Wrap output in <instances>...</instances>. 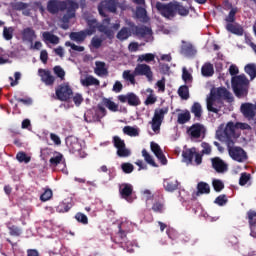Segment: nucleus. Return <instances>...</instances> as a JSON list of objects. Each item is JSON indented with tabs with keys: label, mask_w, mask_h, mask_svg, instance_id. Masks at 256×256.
I'll list each match as a JSON object with an SVG mask.
<instances>
[{
	"label": "nucleus",
	"mask_w": 256,
	"mask_h": 256,
	"mask_svg": "<svg viewBox=\"0 0 256 256\" xmlns=\"http://www.w3.org/2000/svg\"><path fill=\"white\" fill-rule=\"evenodd\" d=\"M245 73L249 75L250 79H255L256 77V65L255 64H248L245 66Z\"/></svg>",
	"instance_id": "51"
},
{
	"label": "nucleus",
	"mask_w": 256,
	"mask_h": 256,
	"mask_svg": "<svg viewBox=\"0 0 256 256\" xmlns=\"http://www.w3.org/2000/svg\"><path fill=\"white\" fill-rule=\"evenodd\" d=\"M56 99L58 101H69L71 97H73V89H71V86L69 84H61L59 85L56 90Z\"/></svg>",
	"instance_id": "10"
},
{
	"label": "nucleus",
	"mask_w": 256,
	"mask_h": 256,
	"mask_svg": "<svg viewBox=\"0 0 256 256\" xmlns=\"http://www.w3.org/2000/svg\"><path fill=\"white\" fill-rule=\"evenodd\" d=\"M212 185L216 193H220V191H223V189H225V184H223V181L221 180H213Z\"/></svg>",
	"instance_id": "60"
},
{
	"label": "nucleus",
	"mask_w": 256,
	"mask_h": 256,
	"mask_svg": "<svg viewBox=\"0 0 256 256\" xmlns=\"http://www.w3.org/2000/svg\"><path fill=\"white\" fill-rule=\"evenodd\" d=\"M212 169L216 171V173H225L229 169V166L223 159L220 157L211 158Z\"/></svg>",
	"instance_id": "19"
},
{
	"label": "nucleus",
	"mask_w": 256,
	"mask_h": 256,
	"mask_svg": "<svg viewBox=\"0 0 256 256\" xmlns=\"http://www.w3.org/2000/svg\"><path fill=\"white\" fill-rule=\"evenodd\" d=\"M15 30L13 29V27H4L3 29V37L6 41H11V39H13V32Z\"/></svg>",
	"instance_id": "58"
},
{
	"label": "nucleus",
	"mask_w": 256,
	"mask_h": 256,
	"mask_svg": "<svg viewBox=\"0 0 256 256\" xmlns=\"http://www.w3.org/2000/svg\"><path fill=\"white\" fill-rule=\"evenodd\" d=\"M195 153H197V148L192 147L190 149H186L185 151H183L182 157L185 159V161H188V163H193Z\"/></svg>",
	"instance_id": "34"
},
{
	"label": "nucleus",
	"mask_w": 256,
	"mask_h": 256,
	"mask_svg": "<svg viewBox=\"0 0 256 256\" xmlns=\"http://www.w3.org/2000/svg\"><path fill=\"white\" fill-rule=\"evenodd\" d=\"M73 0H50L47 3V11L51 15H57L59 11H66L67 6L72 2Z\"/></svg>",
	"instance_id": "6"
},
{
	"label": "nucleus",
	"mask_w": 256,
	"mask_h": 256,
	"mask_svg": "<svg viewBox=\"0 0 256 256\" xmlns=\"http://www.w3.org/2000/svg\"><path fill=\"white\" fill-rule=\"evenodd\" d=\"M112 143L117 149L118 157H129L131 155V151L125 145V140L121 139V137L113 136Z\"/></svg>",
	"instance_id": "11"
},
{
	"label": "nucleus",
	"mask_w": 256,
	"mask_h": 256,
	"mask_svg": "<svg viewBox=\"0 0 256 256\" xmlns=\"http://www.w3.org/2000/svg\"><path fill=\"white\" fill-rule=\"evenodd\" d=\"M118 101H120V103H128L130 107H137L141 105V100H139V96L133 92H129L126 95H119Z\"/></svg>",
	"instance_id": "14"
},
{
	"label": "nucleus",
	"mask_w": 256,
	"mask_h": 256,
	"mask_svg": "<svg viewBox=\"0 0 256 256\" xmlns=\"http://www.w3.org/2000/svg\"><path fill=\"white\" fill-rule=\"evenodd\" d=\"M182 43L183 45L180 49L181 55H184L185 57H194V55L197 53V50H195L193 44L186 43L185 41H182Z\"/></svg>",
	"instance_id": "22"
},
{
	"label": "nucleus",
	"mask_w": 256,
	"mask_h": 256,
	"mask_svg": "<svg viewBox=\"0 0 256 256\" xmlns=\"http://www.w3.org/2000/svg\"><path fill=\"white\" fill-rule=\"evenodd\" d=\"M53 71L54 74L58 76L60 81H65V70L61 66H55Z\"/></svg>",
	"instance_id": "59"
},
{
	"label": "nucleus",
	"mask_w": 256,
	"mask_h": 256,
	"mask_svg": "<svg viewBox=\"0 0 256 256\" xmlns=\"http://www.w3.org/2000/svg\"><path fill=\"white\" fill-rule=\"evenodd\" d=\"M227 195L225 194H221L218 197H216V199L214 200V203L216 205H219V207H223V205H227Z\"/></svg>",
	"instance_id": "61"
},
{
	"label": "nucleus",
	"mask_w": 256,
	"mask_h": 256,
	"mask_svg": "<svg viewBox=\"0 0 256 256\" xmlns=\"http://www.w3.org/2000/svg\"><path fill=\"white\" fill-rule=\"evenodd\" d=\"M233 91L239 99L249 95V80L245 74L234 76L232 78Z\"/></svg>",
	"instance_id": "3"
},
{
	"label": "nucleus",
	"mask_w": 256,
	"mask_h": 256,
	"mask_svg": "<svg viewBox=\"0 0 256 256\" xmlns=\"http://www.w3.org/2000/svg\"><path fill=\"white\" fill-rule=\"evenodd\" d=\"M102 103L104 106L107 107V109H109V111H113L114 113H116V111H119V105L111 101L109 98H103Z\"/></svg>",
	"instance_id": "42"
},
{
	"label": "nucleus",
	"mask_w": 256,
	"mask_h": 256,
	"mask_svg": "<svg viewBox=\"0 0 256 256\" xmlns=\"http://www.w3.org/2000/svg\"><path fill=\"white\" fill-rule=\"evenodd\" d=\"M134 75L136 77H146L149 83H153V70L148 64H137L134 68Z\"/></svg>",
	"instance_id": "9"
},
{
	"label": "nucleus",
	"mask_w": 256,
	"mask_h": 256,
	"mask_svg": "<svg viewBox=\"0 0 256 256\" xmlns=\"http://www.w3.org/2000/svg\"><path fill=\"white\" fill-rule=\"evenodd\" d=\"M151 210L153 211V213H165V201L155 200L152 204Z\"/></svg>",
	"instance_id": "31"
},
{
	"label": "nucleus",
	"mask_w": 256,
	"mask_h": 256,
	"mask_svg": "<svg viewBox=\"0 0 256 256\" xmlns=\"http://www.w3.org/2000/svg\"><path fill=\"white\" fill-rule=\"evenodd\" d=\"M240 111L245 119H248V121H252V119H255L256 105L252 103H243L240 107Z\"/></svg>",
	"instance_id": "16"
},
{
	"label": "nucleus",
	"mask_w": 256,
	"mask_h": 256,
	"mask_svg": "<svg viewBox=\"0 0 256 256\" xmlns=\"http://www.w3.org/2000/svg\"><path fill=\"white\" fill-rule=\"evenodd\" d=\"M188 121H191V113L189 110H186L184 113L178 114L177 123L179 125H185V123H188Z\"/></svg>",
	"instance_id": "43"
},
{
	"label": "nucleus",
	"mask_w": 256,
	"mask_h": 256,
	"mask_svg": "<svg viewBox=\"0 0 256 256\" xmlns=\"http://www.w3.org/2000/svg\"><path fill=\"white\" fill-rule=\"evenodd\" d=\"M53 197V190L51 188H46L44 189V193L41 194L40 196V201H49Z\"/></svg>",
	"instance_id": "54"
},
{
	"label": "nucleus",
	"mask_w": 256,
	"mask_h": 256,
	"mask_svg": "<svg viewBox=\"0 0 256 256\" xmlns=\"http://www.w3.org/2000/svg\"><path fill=\"white\" fill-rule=\"evenodd\" d=\"M75 219H76V221H78V223H82V225L89 224V218H87V215H85L81 212L76 213Z\"/></svg>",
	"instance_id": "57"
},
{
	"label": "nucleus",
	"mask_w": 256,
	"mask_h": 256,
	"mask_svg": "<svg viewBox=\"0 0 256 256\" xmlns=\"http://www.w3.org/2000/svg\"><path fill=\"white\" fill-rule=\"evenodd\" d=\"M7 227L9 229V235H11L12 237H19L21 235V228H19L18 226L8 223Z\"/></svg>",
	"instance_id": "50"
},
{
	"label": "nucleus",
	"mask_w": 256,
	"mask_h": 256,
	"mask_svg": "<svg viewBox=\"0 0 256 256\" xmlns=\"http://www.w3.org/2000/svg\"><path fill=\"white\" fill-rule=\"evenodd\" d=\"M216 137L219 141L226 143L229 155L233 161L243 163L247 161V152L241 147H234L235 139L233 138V124L228 125L227 129H219L216 131Z\"/></svg>",
	"instance_id": "1"
},
{
	"label": "nucleus",
	"mask_w": 256,
	"mask_h": 256,
	"mask_svg": "<svg viewBox=\"0 0 256 256\" xmlns=\"http://www.w3.org/2000/svg\"><path fill=\"white\" fill-rule=\"evenodd\" d=\"M49 163L51 167H57L63 163V154L60 152H55L54 156L50 158Z\"/></svg>",
	"instance_id": "38"
},
{
	"label": "nucleus",
	"mask_w": 256,
	"mask_h": 256,
	"mask_svg": "<svg viewBox=\"0 0 256 256\" xmlns=\"http://www.w3.org/2000/svg\"><path fill=\"white\" fill-rule=\"evenodd\" d=\"M250 180H251V174L244 172L240 176L239 185H241V187H244V185L246 183H249Z\"/></svg>",
	"instance_id": "62"
},
{
	"label": "nucleus",
	"mask_w": 256,
	"mask_h": 256,
	"mask_svg": "<svg viewBox=\"0 0 256 256\" xmlns=\"http://www.w3.org/2000/svg\"><path fill=\"white\" fill-rule=\"evenodd\" d=\"M209 193H211V186L207 182H199L197 184L196 197H199V195H209Z\"/></svg>",
	"instance_id": "30"
},
{
	"label": "nucleus",
	"mask_w": 256,
	"mask_h": 256,
	"mask_svg": "<svg viewBox=\"0 0 256 256\" xmlns=\"http://www.w3.org/2000/svg\"><path fill=\"white\" fill-rule=\"evenodd\" d=\"M132 31H133L132 28L122 27L118 31L116 35V39H118V41H127V39L131 37Z\"/></svg>",
	"instance_id": "28"
},
{
	"label": "nucleus",
	"mask_w": 256,
	"mask_h": 256,
	"mask_svg": "<svg viewBox=\"0 0 256 256\" xmlns=\"http://www.w3.org/2000/svg\"><path fill=\"white\" fill-rule=\"evenodd\" d=\"M97 109L98 111L97 110L95 111L96 116L93 117V121H101V118L107 115V109H105L103 105L98 104Z\"/></svg>",
	"instance_id": "40"
},
{
	"label": "nucleus",
	"mask_w": 256,
	"mask_h": 256,
	"mask_svg": "<svg viewBox=\"0 0 256 256\" xmlns=\"http://www.w3.org/2000/svg\"><path fill=\"white\" fill-rule=\"evenodd\" d=\"M156 9L163 15L169 19V17H175V2H170L168 4H163L161 2L156 3Z\"/></svg>",
	"instance_id": "12"
},
{
	"label": "nucleus",
	"mask_w": 256,
	"mask_h": 256,
	"mask_svg": "<svg viewBox=\"0 0 256 256\" xmlns=\"http://www.w3.org/2000/svg\"><path fill=\"white\" fill-rule=\"evenodd\" d=\"M127 233H129V230H127V223L122 222L118 225V232L116 235L111 237V241L117 245L124 246L129 242V240H127Z\"/></svg>",
	"instance_id": "8"
},
{
	"label": "nucleus",
	"mask_w": 256,
	"mask_h": 256,
	"mask_svg": "<svg viewBox=\"0 0 256 256\" xmlns=\"http://www.w3.org/2000/svg\"><path fill=\"white\" fill-rule=\"evenodd\" d=\"M86 23L88 28L84 31L87 32L89 37H91V35H95V33L98 31L99 33L105 35L106 39L109 41H113V39H115V31L109 28V25L103 23V21L101 23L95 18H88L86 19Z\"/></svg>",
	"instance_id": "2"
},
{
	"label": "nucleus",
	"mask_w": 256,
	"mask_h": 256,
	"mask_svg": "<svg viewBox=\"0 0 256 256\" xmlns=\"http://www.w3.org/2000/svg\"><path fill=\"white\" fill-rule=\"evenodd\" d=\"M136 18L145 21L147 19V10L141 6L136 7Z\"/></svg>",
	"instance_id": "53"
},
{
	"label": "nucleus",
	"mask_w": 256,
	"mask_h": 256,
	"mask_svg": "<svg viewBox=\"0 0 256 256\" xmlns=\"http://www.w3.org/2000/svg\"><path fill=\"white\" fill-rule=\"evenodd\" d=\"M230 124H232L233 139H237V137L235 136L236 129H241L242 131H245V130L250 131L251 129V125L243 122H237L236 124L233 122H228L224 129H227V127H229Z\"/></svg>",
	"instance_id": "25"
},
{
	"label": "nucleus",
	"mask_w": 256,
	"mask_h": 256,
	"mask_svg": "<svg viewBox=\"0 0 256 256\" xmlns=\"http://www.w3.org/2000/svg\"><path fill=\"white\" fill-rule=\"evenodd\" d=\"M182 79L184 83H193V76L191 75V73H189L188 70H186V68H183Z\"/></svg>",
	"instance_id": "63"
},
{
	"label": "nucleus",
	"mask_w": 256,
	"mask_h": 256,
	"mask_svg": "<svg viewBox=\"0 0 256 256\" xmlns=\"http://www.w3.org/2000/svg\"><path fill=\"white\" fill-rule=\"evenodd\" d=\"M105 39H107V36L103 34H101L100 37L94 36L91 39L90 45L91 47H93V49H101L103 41H105Z\"/></svg>",
	"instance_id": "32"
},
{
	"label": "nucleus",
	"mask_w": 256,
	"mask_h": 256,
	"mask_svg": "<svg viewBox=\"0 0 256 256\" xmlns=\"http://www.w3.org/2000/svg\"><path fill=\"white\" fill-rule=\"evenodd\" d=\"M142 157H144L146 163L152 165V167H157V163H155V160H153V156L150 155L146 149L142 150Z\"/></svg>",
	"instance_id": "52"
},
{
	"label": "nucleus",
	"mask_w": 256,
	"mask_h": 256,
	"mask_svg": "<svg viewBox=\"0 0 256 256\" xmlns=\"http://www.w3.org/2000/svg\"><path fill=\"white\" fill-rule=\"evenodd\" d=\"M119 194L122 199L131 203V195H133V185L130 183H122L119 185Z\"/></svg>",
	"instance_id": "17"
},
{
	"label": "nucleus",
	"mask_w": 256,
	"mask_h": 256,
	"mask_svg": "<svg viewBox=\"0 0 256 256\" xmlns=\"http://www.w3.org/2000/svg\"><path fill=\"white\" fill-rule=\"evenodd\" d=\"M38 73L43 84L47 85L48 87L55 84V76L51 75L49 70L39 69Z\"/></svg>",
	"instance_id": "20"
},
{
	"label": "nucleus",
	"mask_w": 256,
	"mask_h": 256,
	"mask_svg": "<svg viewBox=\"0 0 256 256\" xmlns=\"http://www.w3.org/2000/svg\"><path fill=\"white\" fill-rule=\"evenodd\" d=\"M121 169L123 173H126L127 175H129L130 173H133V171L135 170V166H133V164L129 162H124L121 164Z\"/></svg>",
	"instance_id": "55"
},
{
	"label": "nucleus",
	"mask_w": 256,
	"mask_h": 256,
	"mask_svg": "<svg viewBox=\"0 0 256 256\" xmlns=\"http://www.w3.org/2000/svg\"><path fill=\"white\" fill-rule=\"evenodd\" d=\"M178 95L181 99L184 101H187L189 99V86L182 85L178 88Z\"/></svg>",
	"instance_id": "47"
},
{
	"label": "nucleus",
	"mask_w": 256,
	"mask_h": 256,
	"mask_svg": "<svg viewBox=\"0 0 256 256\" xmlns=\"http://www.w3.org/2000/svg\"><path fill=\"white\" fill-rule=\"evenodd\" d=\"M117 7H119V2L117 0H101L98 4V13L101 17H104L102 22L107 25H111V17L105 13H117Z\"/></svg>",
	"instance_id": "4"
},
{
	"label": "nucleus",
	"mask_w": 256,
	"mask_h": 256,
	"mask_svg": "<svg viewBox=\"0 0 256 256\" xmlns=\"http://www.w3.org/2000/svg\"><path fill=\"white\" fill-rule=\"evenodd\" d=\"M155 61V54L146 53L138 56L137 63H151Z\"/></svg>",
	"instance_id": "39"
},
{
	"label": "nucleus",
	"mask_w": 256,
	"mask_h": 256,
	"mask_svg": "<svg viewBox=\"0 0 256 256\" xmlns=\"http://www.w3.org/2000/svg\"><path fill=\"white\" fill-rule=\"evenodd\" d=\"M246 219H248L249 228L250 229H255V227H256V211L255 210H249L247 212Z\"/></svg>",
	"instance_id": "45"
},
{
	"label": "nucleus",
	"mask_w": 256,
	"mask_h": 256,
	"mask_svg": "<svg viewBox=\"0 0 256 256\" xmlns=\"http://www.w3.org/2000/svg\"><path fill=\"white\" fill-rule=\"evenodd\" d=\"M169 113V108H158L154 111V116L152 118V130L154 132L159 131L161 129V124L163 123V119H165V115Z\"/></svg>",
	"instance_id": "7"
},
{
	"label": "nucleus",
	"mask_w": 256,
	"mask_h": 256,
	"mask_svg": "<svg viewBox=\"0 0 256 256\" xmlns=\"http://www.w3.org/2000/svg\"><path fill=\"white\" fill-rule=\"evenodd\" d=\"M235 15H237V8H232L225 18L226 23H235Z\"/></svg>",
	"instance_id": "64"
},
{
	"label": "nucleus",
	"mask_w": 256,
	"mask_h": 256,
	"mask_svg": "<svg viewBox=\"0 0 256 256\" xmlns=\"http://www.w3.org/2000/svg\"><path fill=\"white\" fill-rule=\"evenodd\" d=\"M66 145L71 149L73 153H77V151H81V143L76 137H69L66 140Z\"/></svg>",
	"instance_id": "27"
},
{
	"label": "nucleus",
	"mask_w": 256,
	"mask_h": 256,
	"mask_svg": "<svg viewBox=\"0 0 256 256\" xmlns=\"http://www.w3.org/2000/svg\"><path fill=\"white\" fill-rule=\"evenodd\" d=\"M165 191L168 193H173L179 189V181L175 179H165L163 183Z\"/></svg>",
	"instance_id": "24"
},
{
	"label": "nucleus",
	"mask_w": 256,
	"mask_h": 256,
	"mask_svg": "<svg viewBox=\"0 0 256 256\" xmlns=\"http://www.w3.org/2000/svg\"><path fill=\"white\" fill-rule=\"evenodd\" d=\"M87 37H89V34L86 32V30H81L79 32H71L69 35L71 41H75V43H84Z\"/></svg>",
	"instance_id": "23"
},
{
	"label": "nucleus",
	"mask_w": 256,
	"mask_h": 256,
	"mask_svg": "<svg viewBox=\"0 0 256 256\" xmlns=\"http://www.w3.org/2000/svg\"><path fill=\"white\" fill-rule=\"evenodd\" d=\"M146 93H149L146 100L144 101V105H155L157 103V97L155 96L153 89H146Z\"/></svg>",
	"instance_id": "44"
},
{
	"label": "nucleus",
	"mask_w": 256,
	"mask_h": 256,
	"mask_svg": "<svg viewBox=\"0 0 256 256\" xmlns=\"http://www.w3.org/2000/svg\"><path fill=\"white\" fill-rule=\"evenodd\" d=\"M96 75H107V68H105V62H96V68H95Z\"/></svg>",
	"instance_id": "49"
},
{
	"label": "nucleus",
	"mask_w": 256,
	"mask_h": 256,
	"mask_svg": "<svg viewBox=\"0 0 256 256\" xmlns=\"http://www.w3.org/2000/svg\"><path fill=\"white\" fill-rule=\"evenodd\" d=\"M217 99H224L225 101H233V97H231V92L227 90L225 87H219L215 93Z\"/></svg>",
	"instance_id": "26"
},
{
	"label": "nucleus",
	"mask_w": 256,
	"mask_h": 256,
	"mask_svg": "<svg viewBox=\"0 0 256 256\" xmlns=\"http://www.w3.org/2000/svg\"><path fill=\"white\" fill-rule=\"evenodd\" d=\"M85 5H86L85 0H78V2H75L74 0H72L69 3V5L66 8L67 12L62 17V23H64L61 25L62 29L64 30L69 29V21L75 18V13L77 12V9H79V7L84 9Z\"/></svg>",
	"instance_id": "5"
},
{
	"label": "nucleus",
	"mask_w": 256,
	"mask_h": 256,
	"mask_svg": "<svg viewBox=\"0 0 256 256\" xmlns=\"http://www.w3.org/2000/svg\"><path fill=\"white\" fill-rule=\"evenodd\" d=\"M128 25L132 28V33L133 35H136V37L145 38L147 35H153V30L147 26H137L133 22H129Z\"/></svg>",
	"instance_id": "15"
},
{
	"label": "nucleus",
	"mask_w": 256,
	"mask_h": 256,
	"mask_svg": "<svg viewBox=\"0 0 256 256\" xmlns=\"http://www.w3.org/2000/svg\"><path fill=\"white\" fill-rule=\"evenodd\" d=\"M191 113L195 116L197 121H201V117H203V108L199 102H195L191 107Z\"/></svg>",
	"instance_id": "33"
},
{
	"label": "nucleus",
	"mask_w": 256,
	"mask_h": 256,
	"mask_svg": "<svg viewBox=\"0 0 256 256\" xmlns=\"http://www.w3.org/2000/svg\"><path fill=\"white\" fill-rule=\"evenodd\" d=\"M201 73L203 77H213L215 73V69L213 68V64L206 63L202 66Z\"/></svg>",
	"instance_id": "36"
},
{
	"label": "nucleus",
	"mask_w": 256,
	"mask_h": 256,
	"mask_svg": "<svg viewBox=\"0 0 256 256\" xmlns=\"http://www.w3.org/2000/svg\"><path fill=\"white\" fill-rule=\"evenodd\" d=\"M16 159L19 163H29L31 161V157L27 156V153L25 152H18Z\"/></svg>",
	"instance_id": "56"
},
{
	"label": "nucleus",
	"mask_w": 256,
	"mask_h": 256,
	"mask_svg": "<svg viewBox=\"0 0 256 256\" xmlns=\"http://www.w3.org/2000/svg\"><path fill=\"white\" fill-rule=\"evenodd\" d=\"M22 41H26L27 43H33L35 39H37V34H35V30L31 27L24 28L21 32Z\"/></svg>",
	"instance_id": "21"
},
{
	"label": "nucleus",
	"mask_w": 256,
	"mask_h": 256,
	"mask_svg": "<svg viewBox=\"0 0 256 256\" xmlns=\"http://www.w3.org/2000/svg\"><path fill=\"white\" fill-rule=\"evenodd\" d=\"M221 105H223L221 99L217 98L215 92H211L210 97L207 99V110L210 113H219L221 111Z\"/></svg>",
	"instance_id": "13"
},
{
	"label": "nucleus",
	"mask_w": 256,
	"mask_h": 256,
	"mask_svg": "<svg viewBox=\"0 0 256 256\" xmlns=\"http://www.w3.org/2000/svg\"><path fill=\"white\" fill-rule=\"evenodd\" d=\"M42 37L44 41H48L52 45H59V36L51 34V32H44Z\"/></svg>",
	"instance_id": "37"
},
{
	"label": "nucleus",
	"mask_w": 256,
	"mask_h": 256,
	"mask_svg": "<svg viewBox=\"0 0 256 256\" xmlns=\"http://www.w3.org/2000/svg\"><path fill=\"white\" fill-rule=\"evenodd\" d=\"M175 7V13H178V15H181L182 17H187V15H189V10L179 2H175Z\"/></svg>",
	"instance_id": "48"
},
{
	"label": "nucleus",
	"mask_w": 256,
	"mask_h": 256,
	"mask_svg": "<svg viewBox=\"0 0 256 256\" xmlns=\"http://www.w3.org/2000/svg\"><path fill=\"white\" fill-rule=\"evenodd\" d=\"M205 131V126L201 123H195L188 129L191 139H200L202 135L205 136Z\"/></svg>",
	"instance_id": "18"
},
{
	"label": "nucleus",
	"mask_w": 256,
	"mask_h": 256,
	"mask_svg": "<svg viewBox=\"0 0 256 256\" xmlns=\"http://www.w3.org/2000/svg\"><path fill=\"white\" fill-rule=\"evenodd\" d=\"M226 31L233 35L241 36L244 33L243 27L239 24L228 23L226 25Z\"/></svg>",
	"instance_id": "29"
},
{
	"label": "nucleus",
	"mask_w": 256,
	"mask_h": 256,
	"mask_svg": "<svg viewBox=\"0 0 256 256\" xmlns=\"http://www.w3.org/2000/svg\"><path fill=\"white\" fill-rule=\"evenodd\" d=\"M122 77L124 81H128L131 85H135L137 82L135 81V78L137 77V74H135V70L131 73V70H125L122 73Z\"/></svg>",
	"instance_id": "35"
},
{
	"label": "nucleus",
	"mask_w": 256,
	"mask_h": 256,
	"mask_svg": "<svg viewBox=\"0 0 256 256\" xmlns=\"http://www.w3.org/2000/svg\"><path fill=\"white\" fill-rule=\"evenodd\" d=\"M139 128H135L132 126H125L123 128L124 135H128V137H139Z\"/></svg>",
	"instance_id": "41"
},
{
	"label": "nucleus",
	"mask_w": 256,
	"mask_h": 256,
	"mask_svg": "<svg viewBox=\"0 0 256 256\" xmlns=\"http://www.w3.org/2000/svg\"><path fill=\"white\" fill-rule=\"evenodd\" d=\"M81 84L84 87H91V85L99 86L100 82H99V80L97 78H95L93 76H88L84 80H81Z\"/></svg>",
	"instance_id": "46"
}]
</instances>
